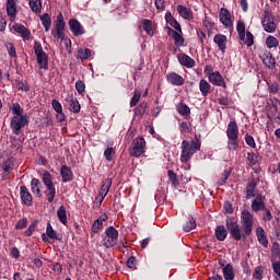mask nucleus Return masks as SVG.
Listing matches in <instances>:
<instances>
[{
  "instance_id": "nucleus-1",
  "label": "nucleus",
  "mask_w": 280,
  "mask_h": 280,
  "mask_svg": "<svg viewBox=\"0 0 280 280\" xmlns=\"http://www.w3.org/2000/svg\"><path fill=\"white\" fill-rule=\"evenodd\" d=\"M198 150H200V140L196 139L191 140V142L184 140L182 142V163H187Z\"/></svg>"
},
{
  "instance_id": "nucleus-2",
  "label": "nucleus",
  "mask_w": 280,
  "mask_h": 280,
  "mask_svg": "<svg viewBox=\"0 0 280 280\" xmlns=\"http://www.w3.org/2000/svg\"><path fill=\"white\" fill-rule=\"evenodd\" d=\"M34 51H35V55L37 58L39 69L47 70L48 65H49V57L47 56V54L45 51H43V46L40 45V43H38V42L34 43Z\"/></svg>"
},
{
  "instance_id": "nucleus-3",
  "label": "nucleus",
  "mask_w": 280,
  "mask_h": 280,
  "mask_svg": "<svg viewBox=\"0 0 280 280\" xmlns=\"http://www.w3.org/2000/svg\"><path fill=\"white\" fill-rule=\"evenodd\" d=\"M106 236L103 240V245L105 248H113L115 244H117V240L119 237V232L114 226H109L106 229Z\"/></svg>"
},
{
  "instance_id": "nucleus-4",
  "label": "nucleus",
  "mask_w": 280,
  "mask_h": 280,
  "mask_svg": "<svg viewBox=\"0 0 280 280\" xmlns=\"http://www.w3.org/2000/svg\"><path fill=\"white\" fill-rule=\"evenodd\" d=\"M226 229L230 231V235L233 237V240H236V242H240V240H246L248 235L244 236V231L240 230V225L233 221V220H228L226 221Z\"/></svg>"
},
{
  "instance_id": "nucleus-5",
  "label": "nucleus",
  "mask_w": 280,
  "mask_h": 280,
  "mask_svg": "<svg viewBox=\"0 0 280 280\" xmlns=\"http://www.w3.org/2000/svg\"><path fill=\"white\" fill-rule=\"evenodd\" d=\"M43 183L46 185L48 190V202H54V198H56V187L54 186V182L51 180V175L49 172H44L43 174Z\"/></svg>"
},
{
  "instance_id": "nucleus-6",
  "label": "nucleus",
  "mask_w": 280,
  "mask_h": 280,
  "mask_svg": "<svg viewBox=\"0 0 280 280\" xmlns=\"http://www.w3.org/2000/svg\"><path fill=\"white\" fill-rule=\"evenodd\" d=\"M242 224L243 236L250 235L253 233V214L248 210L242 212Z\"/></svg>"
},
{
  "instance_id": "nucleus-7",
  "label": "nucleus",
  "mask_w": 280,
  "mask_h": 280,
  "mask_svg": "<svg viewBox=\"0 0 280 280\" xmlns=\"http://www.w3.org/2000/svg\"><path fill=\"white\" fill-rule=\"evenodd\" d=\"M27 124V116H13L11 118V128L14 135H19V132H21V128H25Z\"/></svg>"
},
{
  "instance_id": "nucleus-8",
  "label": "nucleus",
  "mask_w": 280,
  "mask_h": 280,
  "mask_svg": "<svg viewBox=\"0 0 280 280\" xmlns=\"http://www.w3.org/2000/svg\"><path fill=\"white\" fill-rule=\"evenodd\" d=\"M262 26L265 32H268L269 34H272V32L277 30V24H275V19H272V13H270V11L264 12Z\"/></svg>"
},
{
  "instance_id": "nucleus-9",
  "label": "nucleus",
  "mask_w": 280,
  "mask_h": 280,
  "mask_svg": "<svg viewBox=\"0 0 280 280\" xmlns=\"http://www.w3.org/2000/svg\"><path fill=\"white\" fill-rule=\"evenodd\" d=\"M145 148V139L137 138L132 141V148L130 151L131 156H141L143 154V150Z\"/></svg>"
},
{
  "instance_id": "nucleus-10",
  "label": "nucleus",
  "mask_w": 280,
  "mask_h": 280,
  "mask_svg": "<svg viewBox=\"0 0 280 280\" xmlns=\"http://www.w3.org/2000/svg\"><path fill=\"white\" fill-rule=\"evenodd\" d=\"M113 185V179L107 178L105 183L101 187V191L98 192L96 200H100V202H104V198L108 196V191H110V187Z\"/></svg>"
},
{
  "instance_id": "nucleus-11",
  "label": "nucleus",
  "mask_w": 280,
  "mask_h": 280,
  "mask_svg": "<svg viewBox=\"0 0 280 280\" xmlns=\"http://www.w3.org/2000/svg\"><path fill=\"white\" fill-rule=\"evenodd\" d=\"M56 34L60 40H65V16L62 13L57 16Z\"/></svg>"
},
{
  "instance_id": "nucleus-12",
  "label": "nucleus",
  "mask_w": 280,
  "mask_h": 280,
  "mask_svg": "<svg viewBox=\"0 0 280 280\" xmlns=\"http://www.w3.org/2000/svg\"><path fill=\"white\" fill-rule=\"evenodd\" d=\"M178 62L179 65H182L183 67H187V69H191L194 67H196V61L187 56L186 54H179L177 56Z\"/></svg>"
},
{
  "instance_id": "nucleus-13",
  "label": "nucleus",
  "mask_w": 280,
  "mask_h": 280,
  "mask_svg": "<svg viewBox=\"0 0 280 280\" xmlns=\"http://www.w3.org/2000/svg\"><path fill=\"white\" fill-rule=\"evenodd\" d=\"M220 21L225 27H231L233 25V20H231V12L229 11V9H221Z\"/></svg>"
},
{
  "instance_id": "nucleus-14",
  "label": "nucleus",
  "mask_w": 280,
  "mask_h": 280,
  "mask_svg": "<svg viewBox=\"0 0 280 280\" xmlns=\"http://www.w3.org/2000/svg\"><path fill=\"white\" fill-rule=\"evenodd\" d=\"M69 25L73 36H82V34H84V27L78 20H70Z\"/></svg>"
},
{
  "instance_id": "nucleus-15",
  "label": "nucleus",
  "mask_w": 280,
  "mask_h": 280,
  "mask_svg": "<svg viewBox=\"0 0 280 280\" xmlns=\"http://www.w3.org/2000/svg\"><path fill=\"white\" fill-rule=\"evenodd\" d=\"M226 135L229 139H238L240 137V129L237 128V122L231 121L228 125Z\"/></svg>"
},
{
  "instance_id": "nucleus-16",
  "label": "nucleus",
  "mask_w": 280,
  "mask_h": 280,
  "mask_svg": "<svg viewBox=\"0 0 280 280\" xmlns=\"http://www.w3.org/2000/svg\"><path fill=\"white\" fill-rule=\"evenodd\" d=\"M21 200L27 207H32V194H30V189L25 186H21L20 188Z\"/></svg>"
},
{
  "instance_id": "nucleus-17",
  "label": "nucleus",
  "mask_w": 280,
  "mask_h": 280,
  "mask_svg": "<svg viewBox=\"0 0 280 280\" xmlns=\"http://www.w3.org/2000/svg\"><path fill=\"white\" fill-rule=\"evenodd\" d=\"M266 198H264L261 195H258L252 202V209L254 211H264L266 209Z\"/></svg>"
},
{
  "instance_id": "nucleus-18",
  "label": "nucleus",
  "mask_w": 280,
  "mask_h": 280,
  "mask_svg": "<svg viewBox=\"0 0 280 280\" xmlns=\"http://www.w3.org/2000/svg\"><path fill=\"white\" fill-rule=\"evenodd\" d=\"M209 82H211V84H215L217 86L226 88V83H224V79L222 78V74H220V72L210 73Z\"/></svg>"
},
{
  "instance_id": "nucleus-19",
  "label": "nucleus",
  "mask_w": 280,
  "mask_h": 280,
  "mask_svg": "<svg viewBox=\"0 0 280 280\" xmlns=\"http://www.w3.org/2000/svg\"><path fill=\"white\" fill-rule=\"evenodd\" d=\"M60 173H61L63 183H71V180H73V171H71L69 166L67 165L61 166Z\"/></svg>"
},
{
  "instance_id": "nucleus-20",
  "label": "nucleus",
  "mask_w": 280,
  "mask_h": 280,
  "mask_svg": "<svg viewBox=\"0 0 280 280\" xmlns=\"http://www.w3.org/2000/svg\"><path fill=\"white\" fill-rule=\"evenodd\" d=\"M13 30L18 34H20L22 36V38H25L26 40H30V34H31L30 30H27V27H25L23 24L13 25Z\"/></svg>"
},
{
  "instance_id": "nucleus-21",
  "label": "nucleus",
  "mask_w": 280,
  "mask_h": 280,
  "mask_svg": "<svg viewBox=\"0 0 280 280\" xmlns=\"http://www.w3.org/2000/svg\"><path fill=\"white\" fill-rule=\"evenodd\" d=\"M166 30L168 32H172V37L175 40L176 47H183V45L185 44V38H183V35H180V32H176L172 30L170 26H167Z\"/></svg>"
},
{
  "instance_id": "nucleus-22",
  "label": "nucleus",
  "mask_w": 280,
  "mask_h": 280,
  "mask_svg": "<svg viewBox=\"0 0 280 280\" xmlns=\"http://www.w3.org/2000/svg\"><path fill=\"white\" fill-rule=\"evenodd\" d=\"M167 80L172 82L175 86H183L185 84V79L183 77L176 74V72H172L167 75Z\"/></svg>"
},
{
  "instance_id": "nucleus-23",
  "label": "nucleus",
  "mask_w": 280,
  "mask_h": 280,
  "mask_svg": "<svg viewBox=\"0 0 280 280\" xmlns=\"http://www.w3.org/2000/svg\"><path fill=\"white\" fill-rule=\"evenodd\" d=\"M177 12L182 16V19L189 20V19H192L194 16V13L191 12V10L187 9V7L185 5L178 4Z\"/></svg>"
},
{
  "instance_id": "nucleus-24",
  "label": "nucleus",
  "mask_w": 280,
  "mask_h": 280,
  "mask_svg": "<svg viewBox=\"0 0 280 280\" xmlns=\"http://www.w3.org/2000/svg\"><path fill=\"white\" fill-rule=\"evenodd\" d=\"M228 235H229V232L226 231V228H224V225L217 226L215 237L217 240H219V242H224Z\"/></svg>"
},
{
  "instance_id": "nucleus-25",
  "label": "nucleus",
  "mask_w": 280,
  "mask_h": 280,
  "mask_svg": "<svg viewBox=\"0 0 280 280\" xmlns=\"http://www.w3.org/2000/svg\"><path fill=\"white\" fill-rule=\"evenodd\" d=\"M222 272H223V277L225 280L235 279V272L233 271V265L226 264V266L223 267Z\"/></svg>"
},
{
  "instance_id": "nucleus-26",
  "label": "nucleus",
  "mask_w": 280,
  "mask_h": 280,
  "mask_svg": "<svg viewBox=\"0 0 280 280\" xmlns=\"http://www.w3.org/2000/svg\"><path fill=\"white\" fill-rule=\"evenodd\" d=\"M67 105L69 106V110L72 113H80V102H78V98H67L66 100Z\"/></svg>"
},
{
  "instance_id": "nucleus-27",
  "label": "nucleus",
  "mask_w": 280,
  "mask_h": 280,
  "mask_svg": "<svg viewBox=\"0 0 280 280\" xmlns=\"http://www.w3.org/2000/svg\"><path fill=\"white\" fill-rule=\"evenodd\" d=\"M214 43L218 44V47L219 49H221V51H224V49H226V36L222 34L215 35Z\"/></svg>"
},
{
  "instance_id": "nucleus-28",
  "label": "nucleus",
  "mask_w": 280,
  "mask_h": 280,
  "mask_svg": "<svg viewBox=\"0 0 280 280\" xmlns=\"http://www.w3.org/2000/svg\"><path fill=\"white\" fill-rule=\"evenodd\" d=\"M256 235L259 244H261V246L265 248H268V237H266V234L261 228L257 230Z\"/></svg>"
},
{
  "instance_id": "nucleus-29",
  "label": "nucleus",
  "mask_w": 280,
  "mask_h": 280,
  "mask_svg": "<svg viewBox=\"0 0 280 280\" xmlns=\"http://www.w3.org/2000/svg\"><path fill=\"white\" fill-rule=\"evenodd\" d=\"M142 27L149 36H154V24H152V21L143 20Z\"/></svg>"
},
{
  "instance_id": "nucleus-30",
  "label": "nucleus",
  "mask_w": 280,
  "mask_h": 280,
  "mask_svg": "<svg viewBox=\"0 0 280 280\" xmlns=\"http://www.w3.org/2000/svg\"><path fill=\"white\" fill-rule=\"evenodd\" d=\"M199 89L201 91V94L203 96H207L208 94L211 93V85L209 84V82H207V80L201 79L200 83H199Z\"/></svg>"
},
{
  "instance_id": "nucleus-31",
  "label": "nucleus",
  "mask_w": 280,
  "mask_h": 280,
  "mask_svg": "<svg viewBox=\"0 0 280 280\" xmlns=\"http://www.w3.org/2000/svg\"><path fill=\"white\" fill-rule=\"evenodd\" d=\"M40 180H38L37 178H33L31 182V189L33 191V194H36L37 198H40L42 194H40Z\"/></svg>"
},
{
  "instance_id": "nucleus-32",
  "label": "nucleus",
  "mask_w": 280,
  "mask_h": 280,
  "mask_svg": "<svg viewBox=\"0 0 280 280\" xmlns=\"http://www.w3.org/2000/svg\"><path fill=\"white\" fill-rule=\"evenodd\" d=\"M194 229H196V219L188 217L184 224V231L185 233H189V231H194Z\"/></svg>"
},
{
  "instance_id": "nucleus-33",
  "label": "nucleus",
  "mask_w": 280,
  "mask_h": 280,
  "mask_svg": "<svg viewBox=\"0 0 280 280\" xmlns=\"http://www.w3.org/2000/svg\"><path fill=\"white\" fill-rule=\"evenodd\" d=\"M7 13L9 16H16V2L7 0Z\"/></svg>"
},
{
  "instance_id": "nucleus-34",
  "label": "nucleus",
  "mask_w": 280,
  "mask_h": 280,
  "mask_svg": "<svg viewBox=\"0 0 280 280\" xmlns=\"http://www.w3.org/2000/svg\"><path fill=\"white\" fill-rule=\"evenodd\" d=\"M40 21L43 26L45 27V32H49V27H51V18L48 13H45L40 16Z\"/></svg>"
},
{
  "instance_id": "nucleus-35",
  "label": "nucleus",
  "mask_w": 280,
  "mask_h": 280,
  "mask_svg": "<svg viewBox=\"0 0 280 280\" xmlns=\"http://www.w3.org/2000/svg\"><path fill=\"white\" fill-rule=\"evenodd\" d=\"M30 8L32 12L40 13V10H43V3L40 0H30Z\"/></svg>"
},
{
  "instance_id": "nucleus-36",
  "label": "nucleus",
  "mask_w": 280,
  "mask_h": 280,
  "mask_svg": "<svg viewBox=\"0 0 280 280\" xmlns=\"http://www.w3.org/2000/svg\"><path fill=\"white\" fill-rule=\"evenodd\" d=\"M57 215L61 224H67V209L65 206L59 207Z\"/></svg>"
},
{
  "instance_id": "nucleus-37",
  "label": "nucleus",
  "mask_w": 280,
  "mask_h": 280,
  "mask_svg": "<svg viewBox=\"0 0 280 280\" xmlns=\"http://www.w3.org/2000/svg\"><path fill=\"white\" fill-rule=\"evenodd\" d=\"M46 235L50 240H60V236H58V233H56V231H54V228L51 226V223L47 224Z\"/></svg>"
},
{
  "instance_id": "nucleus-38",
  "label": "nucleus",
  "mask_w": 280,
  "mask_h": 280,
  "mask_svg": "<svg viewBox=\"0 0 280 280\" xmlns=\"http://www.w3.org/2000/svg\"><path fill=\"white\" fill-rule=\"evenodd\" d=\"M13 165H14V160L12 158L3 163L4 176H8L10 172H12Z\"/></svg>"
},
{
  "instance_id": "nucleus-39",
  "label": "nucleus",
  "mask_w": 280,
  "mask_h": 280,
  "mask_svg": "<svg viewBox=\"0 0 280 280\" xmlns=\"http://www.w3.org/2000/svg\"><path fill=\"white\" fill-rule=\"evenodd\" d=\"M266 45L269 49H272L273 47H279V39L275 36H269L266 39Z\"/></svg>"
},
{
  "instance_id": "nucleus-40",
  "label": "nucleus",
  "mask_w": 280,
  "mask_h": 280,
  "mask_svg": "<svg viewBox=\"0 0 280 280\" xmlns=\"http://www.w3.org/2000/svg\"><path fill=\"white\" fill-rule=\"evenodd\" d=\"M177 110L179 115H183L184 117L189 116V114L191 113V109H189V106H187L186 104H179L177 106Z\"/></svg>"
},
{
  "instance_id": "nucleus-41",
  "label": "nucleus",
  "mask_w": 280,
  "mask_h": 280,
  "mask_svg": "<svg viewBox=\"0 0 280 280\" xmlns=\"http://www.w3.org/2000/svg\"><path fill=\"white\" fill-rule=\"evenodd\" d=\"M262 62L265 66L268 67V69H275V58H272V55H267L264 59Z\"/></svg>"
},
{
  "instance_id": "nucleus-42",
  "label": "nucleus",
  "mask_w": 280,
  "mask_h": 280,
  "mask_svg": "<svg viewBox=\"0 0 280 280\" xmlns=\"http://www.w3.org/2000/svg\"><path fill=\"white\" fill-rule=\"evenodd\" d=\"M78 56L81 60H89V58H91V49L85 48V49H80L78 51Z\"/></svg>"
},
{
  "instance_id": "nucleus-43",
  "label": "nucleus",
  "mask_w": 280,
  "mask_h": 280,
  "mask_svg": "<svg viewBox=\"0 0 280 280\" xmlns=\"http://www.w3.org/2000/svg\"><path fill=\"white\" fill-rule=\"evenodd\" d=\"M246 198H255V184L250 183L246 187Z\"/></svg>"
},
{
  "instance_id": "nucleus-44",
  "label": "nucleus",
  "mask_w": 280,
  "mask_h": 280,
  "mask_svg": "<svg viewBox=\"0 0 280 280\" xmlns=\"http://www.w3.org/2000/svg\"><path fill=\"white\" fill-rule=\"evenodd\" d=\"M12 113L13 115H15V117H23V108H21V105H19V103L13 104Z\"/></svg>"
},
{
  "instance_id": "nucleus-45",
  "label": "nucleus",
  "mask_w": 280,
  "mask_h": 280,
  "mask_svg": "<svg viewBox=\"0 0 280 280\" xmlns=\"http://www.w3.org/2000/svg\"><path fill=\"white\" fill-rule=\"evenodd\" d=\"M36 226H38V221H34L28 229L24 232V235H26V237H30L32 235V233H34V231H36Z\"/></svg>"
},
{
  "instance_id": "nucleus-46",
  "label": "nucleus",
  "mask_w": 280,
  "mask_h": 280,
  "mask_svg": "<svg viewBox=\"0 0 280 280\" xmlns=\"http://www.w3.org/2000/svg\"><path fill=\"white\" fill-rule=\"evenodd\" d=\"M75 90L78 93L82 94L86 90V85L84 84V81L79 80L75 82Z\"/></svg>"
},
{
  "instance_id": "nucleus-47",
  "label": "nucleus",
  "mask_w": 280,
  "mask_h": 280,
  "mask_svg": "<svg viewBox=\"0 0 280 280\" xmlns=\"http://www.w3.org/2000/svg\"><path fill=\"white\" fill-rule=\"evenodd\" d=\"M139 100H141V92L136 91L130 101V106H137V104H139Z\"/></svg>"
},
{
  "instance_id": "nucleus-48",
  "label": "nucleus",
  "mask_w": 280,
  "mask_h": 280,
  "mask_svg": "<svg viewBox=\"0 0 280 280\" xmlns=\"http://www.w3.org/2000/svg\"><path fill=\"white\" fill-rule=\"evenodd\" d=\"M170 19H171L170 25L172 27H174V30H176V32H179V34H183V30L180 28V24L174 18L171 16Z\"/></svg>"
},
{
  "instance_id": "nucleus-49",
  "label": "nucleus",
  "mask_w": 280,
  "mask_h": 280,
  "mask_svg": "<svg viewBox=\"0 0 280 280\" xmlns=\"http://www.w3.org/2000/svg\"><path fill=\"white\" fill-rule=\"evenodd\" d=\"M145 108L147 106L144 104H140L135 109V115L142 116L145 115Z\"/></svg>"
},
{
  "instance_id": "nucleus-50",
  "label": "nucleus",
  "mask_w": 280,
  "mask_h": 280,
  "mask_svg": "<svg viewBox=\"0 0 280 280\" xmlns=\"http://www.w3.org/2000/svg\"><path fill=\"white\" fill-rule=\"evenodd\" d=\"M115 154V150L113 148H107L104 152V156L106 161H113V155Z\"/></svg>"
},
{
  "instance_id": "nucleus-51",
  "label": "nucleus",
  "mask_w": 280,
  "mask_h": 280,
  "mask_svg": "<svg viewBox=\"0 0 280 280\" xmlns=\"http://www.w3.org/2000/svg\"><path fill=\"white\" fill-rule=\"evenodd\" d=\"M7 49L9 51V55H11L12 58H16V48L14 47V44L12 43L7 44Z\"/></svg>"
},
{
  "instance_id": "nucleus-52",
  "label": "nucleus",
  "mask_w": 280,
  "mask_h": 280,
  "mask_svg": "<svg viewBox=\"0 0 280 280\" xmlns=\"http://www.w3.org/2000/svg\"><path fill=\"white\" fill-rule=\"evenodd\" d=\"M228 145L229 150H237V148H240V141H237V139H230Z\"/></svg>"
},
{
  "instance_id": "nucleus-53",
  "label": "nucleus",
  "mask_w": 280,
  "mask_h": 280,
  "mask_svg": "<svg viewBox=\"0 0 280 280\" xmlns=\"http://www.w3.org/2000/svg\"><path fill=\"white\" fill-rule=\"evenodd\" d=\"M253 33L250 32H246V39H245V45H247V47H253Z\"/></svg>"
},
{
  "instance_id": "nucleus-54",
  "label": "nucleus",
  "mask_w": 280,
  "mask_h": 280,
  "mask_svg": "<svg viewBox=\"0 0 280 280\" xmlns=\"http://www.w3.org/2000/svg\"><path fill=\"white\" fill-rule=\"evenodd\" d=\"M102 226L103 224L101 223V221H94L93 225H92V231L93 233H100V231H102Z\"/></svg>"
},
{
  "instance_id": "nucleus-55",
  "label": "nucleus",
  "mask_w": 280,
  "mask_h": 280,
  "mask_svg": "<svg viewBox=\"0 0 280 280\" xmlns=\"http://www.w3.org/2000/svg\"><path fill=\"white\" fill-rule=\"evenodd\" d=\"M51 106L56 113H60L62 110V105L57 100H52Z\"/></svg>"
},
{
  "instance_id": "nucleus-56",
  "label": "nucleus",
  "mask_w": 280,
  "mask_h": 280,
  "mask_svg": "<svg viewBox=\"0 0 280 280\" xmlns=\"http://www.w3.org/2000/svg\"><path fill=\"white\" fill-rule=\"evenodd\" d=\"M262 211H265L262 220H265V222H270V220H272V212H270V210L267 208H265Z\"/></svg>"
},
{
  "instance_id": "nucleus-57",
  "label": "nucleus",
  "mask_w": 280,
  "mask_h": 280,
  "mask_svg": "<svg viewBox=\"0 0 280 280\" xmlns=\"http://www.w3.org/2000/svg\"><path fill=\"white\" fill-rule=\"evenodd\" d=\"M236 30L238 34H244L246 33V25L244 24V22L238 21L237 25H236Z\"/></svg>"
},
{
  "instance_id": "nucleus-58",
  "label": "nucleus",
  "mask_w": 280,
  "mask_h": 280,
  "mask_svg": "<svg viewBox=\"0 0 280 280\" xmlns=\"http://www.w3.org/2000/svg\"><path fill=\"white\" fill-rule=\"evenodd\" d=\"M19 91H30V84H27V81H22L18 83Z\"/></svg>"
},
{
  "instance_id": "nucleus-59",
  "label": "nucleus",
  "mask_w": 280,
  "mask_h": 280,
  "mask_svg": "<svg viewBox=\"0 0 280 280\" xmlns=\"http://www.w3.org/2000/svg\"><path fill=\"white\" fill-rule=\"evenodd\" d=\"M168 178L173 185H178V179H177L176 173H174V171H168Z\"/></svg>"
},
{
  "instance_id": "nucleus-60",
  "label": "nucleus",
  "mask_w": 280,
  "mask_h": 280,
  "mask_svg": "<svg viewBox=\"0 0 280 280\" xmlns=\"http://www.w3.org/2000/svg\"><path fill=\"white\" fill-rule=\"evenodd\" d=\"M229 176H231V171H224L222 174L221 180L219 182V185H224L226 180H229Z\"/></svg>"
},
{
  "instance_id": "nucleus-61",
  "label": "nucleus",
  "mask_w": 280,
  "mask_h": 280,
  "mask_svg": "<svg viewBox=\"0 0 280 280\" xmlns=\"http://www.w3.org/2000/svg\"><path fill=\"white\" fill-rule=\"evenodd\" d=\"M245 141L249 148H255V139L252 136L246 135Z\"/></svg>"
},
{
  "instance_id": "nucleus-62",
  "label": "nucleus",
  "mask_w": 280,
  "mask_h": 280,
  "mask_svg": "<svg viewBox=\"0 0 280 280\" xmlns=\"http://www.w3.org/2000/svg\"><path fill=\"white\" fill-rule=\"evenodd\" d=\"M247 159L253 165H257V155L255 153H248Z\"/></svg>"
},
{
  "instance_id": "nucleus-63",
  "label": "nucleus",
  "mask_w": 280,
  "mask_h": 280,
  "mask_svg": "<svg viewBox=\"0 0 280 280\" xmlns=\"http://www.w3.org/2000/svg\"><path fill=\"white\" fill-rule=\"evenodd\" d=\"M273 272L280 277V261L272 262Z\"/></svg>"
},
{
  "instance_id": "nucleus-64",
  "label": "nucleus",
  "mask_w": 280,
  "mask_h": 280,
  "mask_svg": "<svg viewBox=\"0 0 280 280\" xmlns=\"http://www.w3.org/2000/svg\"><path fill=\"white\" fill-rule=\"evenodd\" d=\"M25 226H27V219L20 220L15 225L16 229H25Z\"/></svg>"
}]
</instances>
